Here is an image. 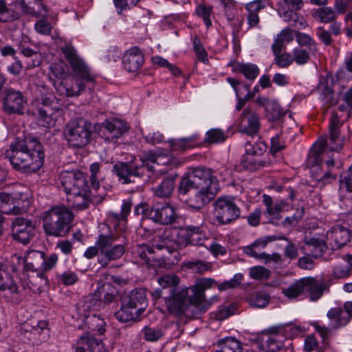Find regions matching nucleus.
Instances as JSON below:
<instances>
[{
    "label": "nucleus",
    "mask_w": 352,
    "mask_h": 352,
    "mask_svg": "<svg viewBox=\"0 0 352 352\" xmlns=\"http://www.w3.org/2000/svg\"><path fill=\"white\" fill-rule=\"evenodd\" d=\"M6 156L14 169L22 172H36L43 166L45 158L41 144L33 138H17Z\"/></svg>",
    "instance_id": "nucleus-1"
},
{
    "label": "nucleus",
    "mask_w": 352,
    "mask_h": 352,
    "mask_svg": "<svg viewBox=\"0 0 352 352\" xmlns=\"http://www.w3.org/2000/svg\"><path fill=\"white\" fill-rule=\"evenodd\" d=\"M126 241L120 240L116 234H100L94 246L89 247L84 253L87 259L98 255V263L101 268L106 269L111 262L120 259L126 252Z\"/></svg>",
    "instance_id": "nucleus-2"
},
{
    "label": "nucleus",
    "mask_w": 352,
    "mask_h": 352,
    "mask_svg": "<svg viewBox=\"0 0 352 352\" xmlns=\"http://www.w3.org/2000/svg\"><path fill=\"white\" fill-rule=\"evenodd\" d=\"M23 259L14 255L9 260L0 263V291L4 292L3 296L12 303H19L22 298V289L14 280L21 267Z\"/></svg>",
    "instance_id": "nucleus-3"
},
{
    "label": "nucleus",
    "mask_w": 352,
    "mask_h": 352,
    "mask_svg": "<svg viewBox=\"0 0 352 352\" xmlns=\"http://www.w3.org/2000/svg\"><path fill=\"white\" fill-rule=\"evenodd\" d=\"M73 219L74 214L67 207L53 206L43 214L44 232L47 236H65L71 230Z\"/></svg>",
    "instance_id": "nucleus-4"
},
{
    "label": "nucleus",
    "mask_w": 352,
    "mask_h": 352,
    "mask_svg": "<svg viewBox=\"0 0 352 352\" xmlns=\"http://www.w3.org/2000/svg\"><path fill=\"white\" fill-rule=\"evenodd\" d=\"M142 165L138 164L134 158L129 162H118L113 165V171L122 184H132V191L138 190L144 182H151L144 173Z\"/></svg>",
    "instance_id": "nucleus-5"
},
{
    "label": "nucleus",
    "mask_w": 352,
    "mask_h": 352,
    "mask_svg": "<svg viewBox=\"0 0 352 352\" xmlns=\"http://www.w3.org/2000/svg\"><path fill=\"white\" fill-rule=\"evenodd\" d=\"M170 232V229L168 228L159 230L156 236L152 240V247L145 243L138 245L133 251L135 258L146 265L152 254L155 253V250H166L168 254L175 253L176 248L173 247L174 243L169 239Z\"/></svg>",
    "instance_id": "nucleus-6"
},
{
    "label": "nucleus",
    "mask_w": 352,
    "mask_h": 352,
    "mask_svg": "<svg viewBox=\"0 0 352 352\" xmlns=\"http://www.w3.org/2000/svg\"><path fill=\"white\" fill-rule=\"evenodd\" d=\"M63 133L70 146L82 148L91 140L92 126L90 122L84 118H76L66 124Z\"/></svg>",
    "instance_id": "nucleus-7"
},
{
    "label": "nucleus",
    "mask_w": 352,
    "mask_h": 352,
    "mask_svg": "<svg viewBox=\"0 0 352 352\" xmlns=\"http://www.w3.org/2000/svg\"><path fill=\"white\" fill-rule=\"evenodd\" d=\"M214 217L220 225H227L238 219L241 210L232 196L219 197L213 204Z\"/></svg>",
    "instance_id": "nucleus-8"
},
{
    "label": "nucleus",
    "mask_w": 352,
    "mask_h": 352,
    "mask_svg": "<svg viewBox=\"0 0 352 352\" xmlns=\"http://www.w3.org/2000/svg\"><path fill=\"white\" fill-rule=\"evenodd\" d=\"M219 189L179 186V192L185 202L196 209H201L210 202Z\"/></svg>",
    "instance_id": "nucleus-9"
},
{
    "label": "nucleus",
    "mask_w": 352,
    "mask_h": 352,
    "mask_svg": "<svg viewBox=\"0 0 352 352\" xmlns=\"http://www.w3.org/2000/svg\"><path fill=\"white\" fill-rule=\"evenodd\" d=\"M179 185L219 189L218 180L210 168L197 166L182 177Z\"/></svg>",
    "instance_id": "nucleus-10"
},
{
    "label": "nucleus",
    "mask_w": 352,
    "mask_h": 352,
    "mask_svg": "<svg viewBox=\"0 0 352 352\" xmlns=\"http://www.w3.org/2000/svg\"><path fill=\"white\" fill-rule=\"evenodd\" d=\"M42 107L38 109V120L44 127L50 128L55 125L57 116L63 111V104L55 96L50 95L41 98Z\"/></svg>",
    "instance_id": "nucleus-11"
},
{
    "label": "nucleus",
    "mask_w": 352,
    "mask_h": 352,
    "mask_svg": "<svg viewBox=\"0 0 352 352\" xmlns=\"http://www.w3.org/2000/svg\"><path fill=\"white\" fill-rule=\"evenodd\" d=\"M30 204L28 193L10 195L0 192V208L5 213L15 215L22 214L28 210Z\"/></svg>",
    "instance_id": "nucleus-12"
},
{
    "label": "nucleus",
    "mask_w": 352,
    "mask_h": 352,
    "mask_svg": "<svg viewBox=\"0 0 352 352\" xmlns=\"http://www.w3.org/2000/svg\"><path fill=\"white\" fill-rule=\"evenodd\" d=\"M327 146V138H320L318 140L313 146V154L314 157V162L315 166L312 167V173L314 175V177L317 181H322L332 178L333 179H336V173H333V170L335 166L334 160L331 158L328 160L324 161L322 166H326L327 170H320L318 172L319 167L317 164L318 160H320V155L323 153L324 150L326 148Z\"/></svg>",
    "instance_id": "nucleus-13"
},
{
    "label": "nucleus",
    "mask_w": 352,
    "mask_h": 352,
    "mask_svg": "<svg viewBox=\"0 0 352 352\" xmlns=\"http://www.w3.org/2000/svg\"><path fill=\"white\" fill-rule=\"evenodd\" d=\"M12 239L23 245L28 244L35 236L36 227L32 219L16 217L12 220Z\"/></svg>",
    "instance_id": "nucleus-14"
},
{
    "label": "nucleus",
    "mask_w": 352,
    "mask_h": 352,
    "mask_svg": "<svg viewBox=\"0 0 352 352\" xmlns=\"http://www.w3.org/2000/svg\"><path fill=\"white\" fill-rule=\"evenodd\" d=\"M2 110L8 115L24 113L26 99L23 94L12 88H6L1 94Z\"/></svg>",
    "instance_id": "nucleus-15"
},
{
    "label": "nucleus",
    "mask_w": 352,
    "mask_h": 352,
    "mask_svg": "<svg viewBox=\"0 0 352 352\" xmlns=\"http://www.w3.org/2000/svg\"><path fill=\"white\" fill-rule=\"evenodd\" d=\"M23 262L25 263V267L33 272H45L53 268L57 261L58 256L56 254H51L49 257H46V254L43 252L37 250L30 251L25 260L22 258Z\"/></svg>",
    "instance_id": "nucleus-16"
},
{
    "label": "nucleus",
    "mask_w": 352,
    "mask_h": 352,
    "mask_svg": "<svg viewBox=\"0 0 352 352\" xmlns=\"http://www.w3.org/2000/svg\"><path fill=\"white\" fill-rule=\"evenodd\" d=\"M129 129L126 122L120 119L105 120L99 126V136L107 142H116Z\"/></svg>",
    "instance_id": "nucleus-17"
},
{
    "label": "nucleus",
    "mask_w": 352,
    "mask_h": 352,
    "mask_svg": "<svg viewBox=\"0 0 352 352\" xmlns=\"http://www.w3.org/2000/svg\"><path fill=\"white\" fill-rule=\"evenodd\" d=\"M60 184L67 195L76 192H85L89 188L86 176L81 171L65 172L62 173Z\"/></svg>",
    "instance_id": "nucleus-18"
},
{
    "label": "nucleus",
    "mask_w": 352,
    "mask_h": 352,
    "mask_svg": "<svg viewBox=\"0 0 352 352\" xmlns=\"http://www.w3.org/2000/svg\"><path fill=\"white\" fill-rule=\"evenodd\" d=\"M148 217L153 221L162 225L174 223L177 214L173 206L166 202H156L151 206Z\"/></svg>",
    "instance_id": "nucleus-19"
},
{
    "label": "nucleus",
    "mask_w": 352,
    "mask_h": 352,
    "mask_svg": "<svg viewBox=\"0 0 352 352\" xmlns=\"http://www.w3.org/2000/svg\"><path fill=\"white\" fill-rule=\"evenodd\" d=\"M61 51L76 76L86 79L87 82L94 81V78L90 74L85 63L77 56L73 46L66 45L61 48Z\"/></svg>",
    "instance_id": "nucleus-20"
},
{
    "label": "nucleus",
    "mask_w": 352,
    "mask_h": 352,
    "mask_svg": "<svg viewBox=\"0 0 352 352\" xmlns=\"http://www.w3.org/2000/svg\"><path fill=\"white\" fill-rule=\"evenodd\" d=\"M161 159L162 156L156 155L153 151H148L138 160V164L142 165V168H144V173H146V176L151 182H154L159 176L165 173L157 169Z\"/></svg>",
    "instance_id": "nucleus-21"
},
{
    "label": "nucleus",
    "mask_w": 352,
    "mask_h": 352,
    "mask_svg": "<svg viewBox=\"0 0 352 352\" xmlns=\"http://www.w3.org/2000/svg\"><path fill=\"white\" fill-rule=\"evenodd\" d=\"M188 289L183 288L174 294L164 297V302L168 312L174 316H182L187 305Z\"/></svg>",
    "instance_id": "nucleus-22"
},
{
    "label": "nucleus",
    "mask_w": 352,
    "mask_h": 352,
    "mask_svg": "<svg viewBox=\"0 0 352 352\" xmlns=\"http://www.w3.org/2000/svg\"><path fill=\"white\" fill-rule=\"evenodd\" d=\"M326 237L331 248L338 250L350 242L351 231L345 226L336 225L327 232Z\"/></svg>",
    "instance_id": "nucleus-23"
},
{
    "label": "nucleus",
    "mask_w": 352,
    "mask_h": 352,
    "mask_svg": "<svg viewBox=\"0 0 352 352\" xmlns=\"http://www.w3.org/2000/svg\"><path fill=\"white\" fill-rule=\"evenodd\" d=\"M76 80V85H73V78H63L60 81H56L54 86L56 91L60 95H65L67 97L77 96L85 89V84L84 80L87 82L86 79H83L78 76Z\"/></svg>",
    "instance_id": "nucleus-24"
},
{
    "label": "nucleus",
    "mask_w": 352,
    "mask_h": 352,
    "mask_svg": "<svg viewBox=\"0 0 352 352\" xmlns=\"http://www.w3.org/2000/svg\"><path fill=\"white\" fill-rule=\"evenodd\" d=\"M217 283L212 278H201L198 280L195 285L187 288L191 292V294L188 296V301L195 305H199L206 301L204 292L207 289H210L216 285Z\"/></svg>",
    "instance_id": "nucleus-25"
},
{
    "label": "nucleus",
    "mask_w": 352,
    "mask_h": 352,
    "mask_svg": "<svg viewBox=\"0 0 352 352\" xmlns=\"http://www.w3.org/2000/svg\"><path fill=\"white\" fill-rule=\"evenodd\" d=\"M121 303L129 306L140 315L147 305L146 292L140 288L135 289L122 297Z\"/></svg>",
    "instance_id": "nucleus-26"
},
{
    "label": "nucleus",
    "mask_w": 352,
    "mask_h": 352,
    "mask_svg": "<svg viewBox=\"0 0 352 352\" xmlns=\"http://www.w3.org/2000/svg\"><path fill=\"white\" fill-rule=\"evenodd\" d=\"M240 120L241 131L250 135L257 133L260 128L259 117L251 107L244 109L240 116Z\"/></svg>",
    "instance_id": "nucleus-27"
},
{
    "label": "nucleus",
    "mask_w": 352,
    "mask_h": 352,
    "mask_svg": "<svg viewBox=\"0 0 352 352\" xmlns=\"http://www.w3.org/2000/svg\"><path fill=\"white\" fill-rule=\"evenodd\" d=\"M144 62V55L138 47H133L127 50L122 58L124 69L129 72H137Z\"/></svg>",
    "instance_id": "nucleus-28"
},
{
    "label": "nucleus",
    "mask_w": 352,
    "mask_h": 352,
    "mask_svg": "<svg viewBox=\"0 0 352 352\" xmlns=\"http://www.w3.org/2000/svg\"><path fill=\"white\" fill-rule=\"evenodd\" d=\"M21 10V14H29L35 17L45 16L47 15V8L43 3L42 0H21L16 3Z\"/></svg>",
    "instance_id": "nucleus-29"
},
{
    "label": "nucleus",
    "mask_w": 352,
    "mask_h": 352,
    "mask_svg": "<svg viewBox=\"0 0 352 352\" xmlns=\"http://www.w3.org/2000/svg\"><path fill=\"white\" fill-rule=\"evenodd\" d=\"M300 250L304 255L311 256L314 258L322 256L327 250V245L324 241L316 238H305L304 244Z\"/></svg>",
    "instance_id": "nucleus-30"
},
{
    "label": "nucleus",
    "mask_w": 352,
    "mask_h": 352,
    "mask_svg": "<svg viewBox=\"0 0 352 352\" xmlns=\"http://www.w3.org/2000/svg\"><path fill=\"white\" fill-rule=\"evenodd\" d=\"M263 202L266 206L265 214L270 222L276 226L280 225V219H282L280 213L283 212L285 204L283 202L274 204L272 198L267 195H263Z\"/></svg>",
    "instance_id": "nucleus-31"
},
{
    "label": "nucleus",
    "mask_w": 352,
    "mask_h": 352,
    "mask_svg": "<svg viewBox=\"0 0 352 352\" xmlns=\"http://www.w3.org/2000/svg\"><path fill=\"white\" fill-rule=\"evenodd\" d=\"M305 293L309 294L311 301H316L321 298L323 292L329 289V283L320 282L314 277L305 278Z\"/></svg>",
    "instance_id": "nucleus-32"
},
{
    "label": "nucleus",
    "mask_w": 352,
    "mask_h": 352,
    "mask_svg": "<svg viewBox=\"0 0 352 352\" xmlns=\"http://www.w3.org/2000/svg\"><path fill=\"white\" fill-rule=\"evenodd\" d=\"M276 240H287V238L283 235H274L260 238L251 245L244 247L243 252L251 257L261 259L259 255L251 254L250 250L252 252V253L255 252L256 254H263V252H261V250L267 246L268 243Z\"/></svg>",
    "instance_id": "nucleus-33"
},
{
    "label": "nucleus",
    "mask_w": 352,
    "mask_h": 352,
    "mask_svg": "<svg viewBox=\"0 0 352 352\" xmlns=\"http://www.w3.org/2000/svg\"><path fill=\"white\" fill-rule=\"evenodd\" d=\"M184 238L182 245L186 246L188 244L194 245H205L204 243L206 240V234L201 230V227L188 226L182 234Z\"/></svg>",
    "instance_id": "nucleus-34"
},
{
    "label": "nucleus",
    "mask_w": 352,
    "mask_h": 352,
    "mask_svg": "<svg viewBox=\"0 0 352 352\" xmlns=\"http://www.w3.org/2000/svg\"><path fill=\"white\" fill-rule=\"evenodd\" d=\"M340 125V118L338 115L333 114L331 118L329 124V141L330 150L339 152L342 150L344 144V140L339 137V127Z\"/></svg>",
    "instance_id": "nucleus-35"
},
{
    "label": "nucleus",
    "mask_w": 352,
    "mask_h": 352,
    "mask_svg": "<svg viewBox=\"0 0 352 352\" xmlns=\"http://www.w3.org/2000/svg\"><path fill=\"white\" fill-rule=\"evenodd\" d=\"M89 188L85 192H76L67 195V201L68 206L76 210H85L89 207Z\"/></svg>",
    "instance_id": "nucleus-36"
},
{
    "label": "nucleus",
    "mask_w": 352,
    "mask_h": 352,
    "mask_svg": "<svg viewBox=\"0 0 352 352\" xmlns=\"http://www.w3.org/2000/svg\"><path fill=\"white\" fill-rule=\"evenodd\" d=\"M47 283V279L45 278L43 272L33 273L30 275H28V283L26 286L22 285V289L28 287L34 293L40 294L45 288Z\"/></svg>",
    "instance_id": "nucleus-37"
},
{
    "label": "nucleus",
    "mask_w": 352,
    "mask_h": 352,
    "mask_svg": "<svg viewBox=\"0 0 352 352\" xmlns=\"http://www.w3.org/2000/svg\"><path fill=\"white\" fill-rule=\"evenodd\" d=\"M100 344L94 337L82 336L76 342V352H100Z\"/></svg>",
    "instance_id": "nucleus-38"
},
{
    "label": "nucleus",
    "mask_w": 352,
    "mask_h": 352,
    "mask_svg": "<svg viewBox=\"0 0 352 352\" xmlns=\"http://www.w3.org/2000/svg\"><path fill=\"white\" fill-rule=\"evenodd\" d=\"M312 17L320 23H331L336 19V14L335 10L330 7H322L311 10Z\"/></svg>",
    "instance_id": "nucleus-39"
},
{
    "label": "nucleus",
    "mask_w": 352,
    "mask_h": 352,
    "mask_svg": "<svg viewBox=\"0 0 352 352\" xmlns=\"http://www.w3.org/2000/svg\"><path fill=\"white\" fill-rule=\"evenodd\" d=\"M85 322L90 331L96 332L99 335H102L106 331V322L104 320L98 315L92 314L88 316L85 318Z\"/></svg>",
    "instance_id": "nucleus-40"
},
{
    "label": "nucleus",
    "mask_w": 352,
    "mask_h": 352,
    "mask_svg": "<svg viewBox=\"0 0 352 352\" xmlns=\"http://www.w3.org/2000/svg\"><path fill=\"white\" fill-rule=\"evenodd\" d=\"M158 283L163 290L168 289V294H174L182 289L178 287L179 278L174 274H168L158 278Z\"/></svg>",
    "instance_id": "nucleus-41"
},
{
    "label": "nucleus",
    "mask_w": 352,
    "mask_h": 352,
    "mask_svg": "<svg viewBox=\"0 0 352 352\" xmlns=\"http://www.w3.org/2000/svg\"><path fill=\"white\" fill-rule=\"evenodd\" d=\"M20 50L21 53L28 58L25 63L27 69L38 67L42 63V56L40 52L23 45L20 47Z\"/></svg>",
    "instance_id": "nucleus-42"
},
{
    "label": "nucleus",
    "mask_w": 352,
    "mask_h": 352,
    "mask_svg": "<svg viewBox=\"0 0 352 352\" xmlns=\"http://www.w3.org/2000/svg\"><path fill=\"white\" fill-rule=\"evenodd\" d=\"M175 188L174 177L165 178L156 188L154 189L155 195L160 198L169 197Z\"/></svg>",
    "instance_id": "nucleus-43"
},
{
    "label": "nucleus",
    "mask_w": 352,
    "mask_h": 352,
    "mask_svg": "<svg viewBox=\"0 0 352 352\" xmlns=\"http://www.w3.org/2000/svg\"><path fill=\"white\" fill-rule=\"evenodd\" d=\"M218 345L220 348L216 352H242L243 351L241 342L232 337L219 340Z\"/></svg>",
    "instance_id": "nucleus-44"
},
{
    "label": "nucleus",
    "mask_w": 352,
    "mask_h": 352,
    "mask_svg": "<svg viewBox=\"0 0 352 352\" xmlns=\"http://www.w3.org/2000/svg\"><path fill=\"white\" fill-rule=\"evenodd\" d=\"M168 142L172 151H184L188 148L194 147L197 144V138L193 136L190 138L171 140Z\"/></svg>",
    "instance_id": "nucleus-45"
},
{
    "label": "nucleus",
    "mask_w": 352,
    "mask_h": 352,
    "mask_svg": "<svg viewBox=\"0 0 352 352\" xmlns=\"http://www.w3.org/2000/svg\"><path fill=\"white\" fill-rule=\"evenodd\" d=\"M283 294L289 298H296L302 294H305V278L296 280L288 287L283 289Z\"/></svg>",
    "instance_id": "nucleus-46"
},
{
    "label": "nucleus",
    "mask_w": 352,
    "mask_h": 352,
    "mask_svg": "<svg viewBox=\"0 0 352 352\" xmlns=\"http://www.w3.org/2000/svg\"><path fill=\"white\" fill-rule=\"evenodd\" d=\"M235 72H240L250 80H254L259 74L258 67L252 63H237L234 68Z\"/></svg>",
    "instance_id": "nucleus-47"
},
{
    "label": "nucleus",
    "mask_w": 352,
    "mask_h": 352,
    "mask_svg": "<svg viewBox=\"0 0 352 352\" xmlns=\"http://www.w3.org/2000/svg\"><path fill=\"white\" fill-rule=\"evenodd\" d=\"M278 335H267L262 338L261 346L265 352H277L283 343L278 340Z\"/></svg>",
    "instance_id": "nucleus-48"
},
{
    "label": "nucleus",
    "mask_w": 352,
    "mask_h": 352,
    "mask_svg": "<svg viewBox=\"0 0 352 352\" xmlns=\"http://www.w3.org/2000/svg\"><path fill=\"white\" fill-rule=\"evenodd\" d=\"M140 315L129 306L122 303L120 309L115 313L116 318L121 322H127L136 320Z\"/></svg>",
    "instance_id": "nucleus-49"
},
{
    "label": "nucleus",
    "mask_w": 352,
    "mask_h": 352,
    "mask_svg": "<svg viewBox=\"0 0 352 352\" xmlns=\"http://www.w3.org/2000/svg\"><path fill=\"white\" fill-rule=\"evenodd\" d=\"M228 138L227 133L220 129L208 130L205 135L204 142L208 144L222 143Z\"/></svg>",
    "instance_id": "nucleus-50"
},
{
    "label": "nucleus",
    "mask_w": 352,
    "mask_h": 352,
    "mask_svg": "<svg viewBox=\"0 0 352 352\" xmlns=\"http://www.w3.org/2000/svg\"><path fill=\"white\" fill-rule=\"evenodd\" d=\"M249 305L254 308H265L269 304L270 296L268 294L256 292L252 294L248 299Z\"/></svg>",
    "instance_id": "nucleus-51"
},
{
    "label": "nucleus",
    "mask_w": 352,
    "mask_h": 352,
    "mask_svg": "<svg viewBox=\"0 0 352 352\" xmlns=\"http://www.w3.org/2000/svg\"><path fill=\"white\" fill-rule=\"evenodd\" d=\"M143 338L150 342L160 340L164 336L163 331L158 327L145 326L141 331Z\"/></svg>",
    "instance_id": "nucleus-52"
},
{
    "label": "nucleus",
    "mask_w": 352,
    "mask_h": 352,
    "mask_svg": "<svg viewBox=\"0 0 352 352\" xmlns=\"http://www.w3.org/2000/svg\"><path fill=\"white\" fill-rule=\"evenodd\" d=\"M21 13L14 12L12 9L8 7L6 0H0V21L6 22L18 19Z\"/></svg>",
    "instance_id": "nucleus-53"
},
{
    "label": "nucleus",
    "mask_w": 352,
    "mask_h": 352,
    "mask_svg": "<svg viewBox=\"0 0 352 352\" xmlns=\"http://www.w3.org/2000/svg\"><path fill=\"white\" fill-rule=\"evenodd\" d=\"M265 112L266 116L272 122L279 120L285 114L280 105L274 100H272L267 105Z\"/></svg>",
    "instance_id": "nucleus-54"
},
{
    "label": "nucleus",
    "mask_w": 352,
    "mask_h": 352,
    "mask_svg": "<svg viewBox=\"0 0 352 352\" xmlns=\"http://www.w3.org/2000/svg\"><path fill=\"white\" fill-rule=\"evenodd\" d=\"M318 89L326 102H329L331 104L336 103V102H334L333 101V91L332 88L329 87L326 78H320Z\"/></svg>",
    "instance_id": "nucleus-55"
},
{
    "label": "nucleus",
    "mask_w": 352,
    "mask_h": 352,
    "mask_svg": "<svg viewBox=\"0 0 352 352\" xmlns=\"http://www.w3.org/2000/svg\"><path fill=\"white\" fill-rule=\"evenodd\" d=\"M162 254L160 258H155L153 254L149 258V262L147 263L146 265L148 267H152L155 269H161L164 268L166 266V261H170L169 255L171 254H168L166 250L162 251Z\"/></svg>",
    "instance_id": "nucleus-56"
},
{
    "label": "nucleus",
    "mask_w": 352,
    "mask_h": 352,
    "mask_svg": "<svg viewBox=\"0 0 352 352\" xmlns=\"http://www.w3.org/2000/svg\"><path fill=\"white\" fill-rule=\"evenodd\" d=\"M100 297L103 294V300L105 303L109 304L116 298V289L109 283L103 284L99 289Z\"/></svg>",
    "instance_id": "nucleus-57"
},
{
    "label": "nucleus",
    "mask_w": 352,
    "mask_h": 352,
    "mask_svg": "<svg viewBox=\"0 0 352 352\" xmlns=\"http://www.w3.org/2000/svg\"><path fill=\"white\" fill-rule=\"evenodd\" d=\"M186 266L195 273L202 274L212 269V264L208 262L197 260L186 263Z\"/></svg>",
    "instance_id": "nucleus-58"
},
{
    "label": "nucleus",
    "mask_w": 352,
    "mask_h": 352,
    "mask_svg": "<svg viewBox=\"0 0 352 352\" xmlns=\"http://www.w3.org/2000/svg\"><path fill=\"white\" fill-rule=\"evenodd\" d=\"M274 63L280 68H287L293 63L291 54L287 52L274 54Z\"/></svg>",
    "instance_id": "nucleus-59"
},
{
    "label": "nucleus",
    "mask_w": 352,
    "mask_h": 352,
    "mask_svg": "<svg viewBox=\"0 0 352 352\" xmlns=\"http://www.w3.org/2000/svg\"><path fill=\"white\" fill-rule=\"evenodd\" d=\"M296 37L299 45L307 47L310 52H316L315 42L309 35L300 32H296Z\"/></svg>",
    "instance_id": "nucleus-60"
},
{
    "label": "nucleus",
    "mask_w": 352,
    "mask_h": 352,
    "mask_svg": "<svg viewBox=\"0 0 352 352\" xmlns=\"http://www.w3.org/2000/svg\"><path fill=\"white\" fill-rule=\"evenodd\" d=\"M293 62L297 65H302L307 63L310 59V55L308 51L300 47H295L292 51Z\"/></svg>",
    "instance_id": "nucleus-61"
},
{
    "label": "nucleus",
    "mask_w": 352,
    "mask_h": 352,
    "mask_svg": "<svg viewBox=\"0 0 352 352\" xmlns=\"http://www.w3.org/2000/svg\"><path fill=\"white\" fill-rule=\"evenodd\" d=\"M212 12V6H206L204 4H199L196 8L197 15L204 19V23L207 28H209L212 25V21L210 20Z\"/></svg>",
    "instance_id": "nucleus-62"
},
{
    "label": "nucleus",
    "mask_w": 352,
    "mask_h": 352,
    "mask_svg": "<svg viewBox=\"0 0 352 352\" xmlns=\"http://www.w3.org/2000/svg\"><path fill=\"white\" fill-rule=\"evenodd\" d=\"M343 310L341 307L331 309L327 313V317L331 320H336L339 325H345L349 322V318H342Z\"/></svg>",
    "instance_id": "nucleus-63"
},
{
    "label": "nucleus",
    "mask_w": 352,
    "mask_h": 352,
    "mask_svg": "<svg viewBox=\"0 0 352 352\" xmlns=\"http://www.w3.org/2000/svg\"><path fill=\"white\" fill-rule=\"evenodd\" d=\"M270 275V270L263 266H255L250 270V277L256 280L267 279Z\"/></svg>",
    "instance_id": "nucleus-64"
}]
</instances>
